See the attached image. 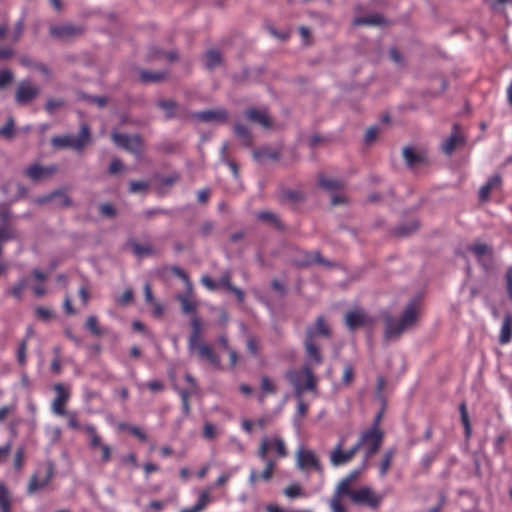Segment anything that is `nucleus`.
Masks as SVG:
<instances>
[{
    "instance_id": "1",
    "label": "nucleus",
    "mask_w": 512,
    "mask_h": 512,
    "mask_svg": "<svg viewBox=\"0 0 512 512\" xmlns=\"http://www.w3.org/2000/svg\"><path fill=\"white\" fill-rule=\"evenodd\" d=\"M420 303L418 299L409 302L399 319L387 314L384 317V338L386 341L399 338L407 329L413 327L418 319Z\"/></svg>"
},
{
    "instance_id": "2",
    "label": "nucleus",
    "mask_w": 512,
    "mask_h": 512,
    "mask_svg": "<svg viewBox=\"0 0 512 512\" xmlns=\"http://www.w3.org/2000/svg\"><path fill=\"white\" fill-rule=\"evenodd\" d=\"M285 378L293 386L294 395L299 399L304 392L317 390V379L309 364L303 365L300 369L287 370Z\"/></svg>"
},
{
    "instance_id": "3",
    "label": "nucleus",
    "mask_w": 512,
    "mask_h": 512,
    "mask_svg": "<svg viewBox=\"0 0 512 512\" xmlns=\"http://www.w3.org/2000/svg\"><path fill=\"white\" fill-rule=\"evenodd\" d=\"M385 432L375 429H364L360 432L354 446L362 453V467L365 469L369 460L379 451L384 441Z\"/></svg>"
},
{
    "instance_id": "4",
    "label": "nucleus",
    "mask_w": 512,
    "mask_h": 512,
    "mask_svg": "<svg viewBox=\"0 0 512 512\" xmlns=\"http://www.w3.org/2000/svg\"><path fill=\"white\" fill-rule=\"evenodd\" d=\"M269 454H275L278 459L287 457L288 451L282 437L274 435L271 437L265 436L261 439L257 451L258 458L261 460H276Z\"/></svg>"
},
{
    "instance_id": "5",
    "label": "nucleus",
    "mask_w": 512,
    "mask_h": 512,
    "mask_svg": "<svg viewBox=\"0 0 512 512\" xmlns=\"http://www.w3.org/2000/svg\"><path fill=\"white\" fill-rule=\"evenodd\" d=\"M91 140L90 128L87 124H82L78 136L64 135L53 137L51 143L56 148L71 147L75 150H81Z\"/></svg>"
},
{
    "instance_id": "6",
    "label": "nucleus",
    "mask_w": 512,
    "mask_h": 512,
    "mask_svg": "<svg viewBox=\"0 0 512 512\" xmlns=\"http://www.w3.org/2000/svg\"><path fill=\"white\" fill-rule=\"evenodd\" d=\"M55 468L52 462H47L40 467L31 477L27 486V493L33 494L44 489L52 480Z\"/></svg>"
},
{
    "instance_id": "7",
    "label": "nucleus",
    "mask_w": 512,
    "mask_h": 512,
    "mask_svg": "<svg viewBox=\"0 0 512 512\" xmlns=\"http://www.w3.org/2000/svg\"><path fill=\"white\" fill-rule=\"evenodd\" d=\"M383 499L384 495L376 493L368 486H363L357 489V493L354 494L352 502L357 505L367 506L373 510H377Z\"/></svg>"
},
{
    "instance_id": "8",
    "label": "nucleus",
    "mask_w": 512,
    "mask_h": 512,
    "mask_svg": "<svg viewBox=\"0 0 512 512\" xmlns=\"http://www.w3.org/2000/svg\"><path fill=\"white\" fill-rule=\"evenodd\" d=\"M344 444L345 440L343 437H341L333 450L330 452V462L335 467L350 463L358 453L354 445L348 450H343Z\"/></svg>"
},
{
    "instance_id": "9",
    "label": "nucleus",
    "mask_w": 512,
    "mask_h": 512,
    "mask_svg": "<svg viewBox=\"0 0 512 512\" xmlns=\"http://www.w3.org/2000/svg\"><path fill=\"white\" fill-rule=\"evenodd\" d=\"M85 32L83 25H74L72 23H63L52 25L49 28L50 35L58 40H69L78 37Z\"/></svg>"
},
{
    "instance_id": "10",
    "label": "nucleus",
    "mask_w": 512,
    "mask_h": 512,
    "mask_svg": "<svg viewBox=\"0 0 512 512\" xmlns=\"http://www.w3.org/2000/svg\"><path fill=\"white\" fill-rule=\"evenodd\" d=\"M112 139L115 144L131 153L140 155L143 148V142L139 135H127L123 133H113Z\"/></svg>"
},
{
    "instance_id": "11",
    "label": "nucleus",
    "mask_w": 512,
    "mask_h": 512,
    "mask_svg": "<svg viewBox=\"0 0 512 512\" xmlns=\"http://www.w3.org/2000/svg\"><path fill=\"white\" fill-rule=\"evenodd\" d=\"M53 390L56 394L51 404V410L55 415L64 416L66 414V405L70 399V391L62 383H56L53 386Z\"/></svg>"
},
{
    "instance_id": "12",
    "label": "nucleus",
    "mask_w": 512,
    "mask_h": 512,
    "mask_svg": "<svg viewBox=\"0 0 512 512\" xmlns=\"http://www.w3.org/2000/svg\"><path fill=\"white\" fill-rule=\"evenodd\" d=\"M315 337H316L315 329L307 328L304 346H305L307 359L309 361V363H308L309 365H310V363L315 364V365H320L323 361L320 349L315 342Z\"/></svg>"
},
{
    "instance_id": "13",
    "label": "nucleus",
    "mask_w": 512,
    "mask_h": 512,
    "mask_svg": "<svg viewBox=\"0 0 512 512\" xmlns=\"http://www.w3.org/2000/svg\"><path fill=\"white\" fill-rule=\"evenodd\" d=\"M39 95V88L29 80H22L16 89L15 100L19 105H26Z\"/></svg>"
},
{
    "instance_id": "14",
    "label": "nucleus",
    "mask_w": 512,
    "mask_h": 512,
    "mask_svg": "<svg viewBox=\"0 0 512 512\" xmlns=\"http://www.w3.org/2000/svg\"><path fill=\"white\" fill-rule=\"evenodd\" d=\"M265 463L263 471L259 472L256 469H251L248 477V482L251 486H256L259 482H269L273 476L277 466V460H262Z\"/></svg>"
},
{
    "instance_id": "15",
    "label": "nucleus",
    "mask_w": 512,
    "mask_h": 512,
    "mask_svg": "<svg viewBox=\"0 0 512 512\" xmlns=\"http://www.w3.org/2000/svg\"><path fill=\"white\" fill-rule=\"evenodd\" d=\"M297 465L301 470L314 469L321 471L322 467L317 455L309 449H300L297 452Z\"/></svg>"
},
{
    "instance_id": "16",
    "label": "nucleus",
    "mask_w": 512,
    "mask_h": 512,
    "mask_svg": "<svg viewBox=\"0 0 512 512\" xmlns=\"http://www.w3.org/2000/svg\"><path fill=\"white\" fill-rule=\"evenodd\" d=\"M371 323V319L362 309L350 310L345 314V324L354 331Z\"/></svg>"
},
{
    "instance_id": "17",
    "label": "nucleus",
    "mask_w": 512,
    "mask_h": 512,
    "mask_svg": "<svg viewBox=\"0 0 512 512\" xmlns=\"http://www.w3.org/2000/svg\"><path fill=\"white\" fill-rule=\"evenodd\" d=\"M196 351L197 356L201 360L207 361L210 365H212L215 368L221 367V362L219 356L216 354V352L213 350V348L204 342H199L195 345L194 350L192 352Z\"/></svg>"
},
{
    "instance_id": "18",
    "label": "nucleus",
    "mask_w": 512,
    "mask_h": 512,
    "mask_svg": "<svg viewBox=\"0 0 512 512\" xmlns=\"http://www.w3.org/2000/svg\"><path fill=\"white\" fill-rule=\"evenodd\" d=\"M459 125H453V132L447 137L441 146V150L446 155H451L459 145L465 143V137L459 131Z\"/></svg>"
},
{
    "instance_id": "19",
    "label": "nucleus",
    "mask_w": 512,
    "mask_h": 512,
    "mask_svg": "<svg viewBox=\"0 0 512 512\" xmlns=\"http://www.w3.org/2000/svg\"><path fill=\"white\" fill-rule=\"evenodd\" d=\"M192 117L198 119L201 122H205V123H209V122L224 123L228 119V112L225 109L205 110V111L193 113Z\"/></svg>"
},
{
    "instance_id": "20",
    "label": "nucleus",
    "mask_w": 512,
    "mask_h": 512,
    "mask_svg": "<svg viewBox=\"0 0 512 512\" xmlns=\"http://www.w3.org/2000/svg\"><path fill=\"white\" fill-rule=\"evenodd\" d=\"M245 116L247 120L257 123L264 128H270L271 127V119L269 115L267 114L266 110L257 109L255 107H250L246 109Z\"/></svg>"
},
{
    "instance_id": "21",
    "label": "nucleus",
    "mask_w": 512,
    "mask_h": 512,
    "mask_svg": "<svg viewBox=\"0 0 512 512\" xmlns=\"http://www.w3.org/2000/svg\"><path fill=\"white\" fill-rule=\"evenodd\" d=\"M157 106L165 111L167 120L172 118H184L186 116V111L181 109L173 100H160Z\"/></svg>"
},
{
    "instance_id": "22",
    "label": "nucleus",
    "mask_w": 512,
    "mask_h": 512,
    "mask_svg": "<svg viewBox=\"0 0 512 512\" xmlns=\"http://www.w3.org/2000/svg\"><path fill=\"white\" fill-rule=\"evenodd\" d=\"M54 202L57 207H69L71 205V199L63 190H56L48 195L37 199L39 204L47 202Z\"/></svg>"
},
{
    "instance_id": "23",
    "label": "nucleus",
    "mask_w": 512,
    "mask_h": 512,
    "mask_svg": "<svg viewBox=\"0 0 512 512\" xmlns=\"http://www.w3.org/2000/svg\"><path fill=\"white\" fill-rule=\"evenodd\" d=\"M231 279L232 275L230 271H225L217 281V287L225 288L229 292L233 293L236 296L238 302L242 303L245 299V294L240 288L234 286L231 283Z\"/></svg>"
},
{
    "instance_id": "24",
    "label": "nucleus",
    "mask_w": 512,
    "mask_h": 512,
    "mask_svg": "<svg viewBox=\"0 0 512 512\" xmlns=\"http://www.w3.org/2000/svg\"><path fill=\"white\" fill-rule=\"evenodd\" d=\"M502 184V178L500 175L496 174L490 177L487 182L480 188L479 190V200L481 202H485L490 198V193L494 189L500 188Z\"/></svg>"
},
{
    "instance_id": "25",
    "label": "nucleus",
    "mask_w": 512,
    "mask_h": 512,
    "mask_svg": "<svg viewBox=\"0 0 512 512\" xmlns=\"http://www.w3.org/2000/svg\"><path fill=\"white\" fill-rule=\"evenodd\" d=\"M55 171H56V167H54V166L43 167V166H40L38 164H34V165L29 166L25 170V175L28 178H30L31 180L37 181V180H40V179H42L44 177H47V176L51 175Z\"/></svg>"
},
{
    "instance_id": "26",
    "label": "nucleus",
    "mask_w": 512,
    "mask_h": 512,
    "mask_svg": "<svg viewBox=\"0 0 512 512\" xmlns=\"http://www.w3.org/2000/svg\"><path fill=\"white\" fill-rule=\"evenodd\" d=\"M512 340V314L510 312L505 313L502 326L499 335V343L504 345L508 344Z\"/></svg>"
},
{
    "instance_id": "27",
    "label": "nucleus",
    "mask_w": 512,
    "mask_h": 512,
    "mask_svg": "<svg viewBox=\"0 0 512 512\" xmlns=\"http://www.w3.org/2000/svg\"><path fill=\"white\" fill-rule=\"evenodd\" d=\"M397 453L396 448L391 447L384 451L381 461L379 462L378 469H379V475L381 477H384L387 475L388 471L390 470L394 457Z\"/></svg>"
},
{
    "instance_id": "28",
    "label": "nucleus",
    "mask_w": 512,
    "mask_h": 512,
    "mask_svg": "<svg viewBox=\"0 0 512 512\" xmlns=\"http://www.w3.org/2000/svg\"><path fill=\"white\" fill-rule=\"evenodd\" d=\"M191 334L188 340V348L190 351L194 350L196 344L201 342V333H202V322L201 320L194 316L191 320Z\"/></svg>"
},
{
    "instance_id": "29",
    "label": "nucleus",
    "mask_w": 512,
    "mask_h": 512,
    "mask_svg": "<svg viewBox=\"0 0 512 512\" xmlns=\"http://www.w3.org/2000/svg\"><path fill=\"white\" fill-rule=\"evenodd\" d=\"M403 157L405 159L406 164L410 168H413L416 165L425 162L424 156L419 154V153H417V152H415V150L413 148H410V147L404 148V150H403Z\"/></svg>"
},
{
    "instance_id": "30",
    "label": "nucleus",
    "mask_w": 512,
    "mask_h": 512,
    "mask_svg": "<svg viewBox=\"0 0 512 512\" xmlns=\"http://www.w3.org/2000/svg\"><path fill=\"white\" fill-rule=\"evenodd\" d=\"M468 250L474 254V256L477 258L478 262H482V257L487 255L489 257L492 256V248L491 246L482 243V242H475L471 246L468 247Z\"/></svg>"
},
{
    "instance_id": "31",
    "label": "nucleus",
    "mask_w": 512,
    "mask_h": 512,
    "mask_svg": "<svg viewBox=\"0 0 512 512\" xmlns=\"http://www.w3.org/2000/svg\"><path fill=\"white\" fill-rule=\"evenodd\" d=\"M83 430L87 433L89 436V445L92 449L100 448L102 443V438L98 434L97 429L94 425L87 424L83 426Z\"/></svg>"
},
{
    "instance_id": "32",
    "label": "nucleus",
    "mask_w": 512,
    "mask_h": 512,
    "mask_svg": "<svg viewBox=\"0 0 512 512\" xmlns=\"http://www.w3.org/2000/svg\"><path fill=\"white\" fill-rule=\"evenodd\" d=\"M211 502L210 489L202 490L194 506L186 509L188 512H201Z\"/></svg>"
},
{
    "instance_id": "33",
    "label": "nucleus",
    "mask_w": 512,
    "mask_h": 512,
    "mask_svg": "<svg viewBox=\"0 0 512 512\" xmlns=\"http://www.w3.org/2000/svg\"><path fill=\"white\" fill-rule=\"evenodd\" d=\"M28 281L25 277L20 278L11 288L6 291V294L17 299L22 300L24 290L27 288Z\"/></svg>"
},
{
    "instance_id": "34",
    "label": "nucleus",
    "mask_w": 512,
    "mask_h": 512,
    "mask_svg": "<svg viewBox=\"0 0 512 512\" xmlns=\"http://www.w3.org/2000/svg\"><path fill=\"white\" fill-rule=\"evenodd\" d=\"M437 457L438 451H431L424 454L419 461L420 473L428 474L432 464L436 461Z\"/></svg>"
},
{
    "instance_id": "35",
    "label": "nucleus",
    "mask_w": 512,
    "mask_h": 512,
    "mask_svg": "<svg viewBox=\"0 0 512 512\" xmlns=\"http://www.w3.org/2000/svg\"><path fill=\"white\" fill-rule=\"evenodd\" d=\"M118 429L121 431H127L134 437H136L139 441L145 442L147 440V434L138 426H134L125 422H121L118 424Z\"/></svg>"
},
{
    "instance_id": "36",
    "label": "nucleus",
    "mask_w": 512,
    "mask_h": 512,
    "mask_svg": "<svg viewBox=\"0 0 512 512\" xmlns=\"http://www.w3.org/2000/svg\"><path fill=\"white\" fill-rule=\"evenodd\" d=\"M253 157L257 161H264L266 159L277 160L279 153L269 147H261L253 151Z\"/></svg>"
},
{
    "instance_id": "37",
    "label": "nucleus",
    "mask_w": 512,
    "mask_h": 512,
    "mask_svg": "<svg viewBox=\"0 0 512 512\" xmlns=\"http://www.w3.org/2000/svg\"><path fill=\"white\" fill-rule=\"evenodd\" d=\"M354 25H382L384 18L379 14H372L369 16L356 17L353 21Z\"/></svg>"
},
{
    "instance_id": "38",
    "label": "nucleus",
    "mask_w": 512,
    "mask_h": 512,
    "mask_svg": "<svg viewBox=\"0 0 512 512\" xmlns=\"http://www.w3.org/2000/svg\"><path fill=\"white\" fill-rule=\"evenodd\" d=\"M234 133L235 135L241 139L242 143L245 145V146H251L252 145V136H251V133L249 131V129L243 125V124H236L234 126Z\"/></svg>"
},
{
    "instance_id": "39",
    "label": "nucleus",
    "mask_w": 512,
    "mask_h": 512,
    "mask_svg": "<svg viewBox=\"0 0 512 512\" xmlns=\"http://www.w3.org/2000/svg\"><path fill=\"white\" fill-rule=\"evenodd\" d=\"M459 411H460V416H461V422L464 427L465 438H466V440H468V439H470V437L472 435V428H471V424H470L469 415L467 412V407L464 402H462L460 404Z\"/></svg>"
},
{
    "instance_id": "40",
    "label": "nucleus",
    "mask_w": 512,
    "mask_h": 512,
    "mask_svg": "<svg viewBox=\"0 0 512 512\" xmlns=\"http://www.w3.org/2000/svg\"><path fill=\"white\" fill-rule=\"evenodd\" d=\"M204 60L206 68L213 69L216 66L220 65L222 57L218 50L211 49L206 52Z\"/></svg>"
},
{
    "instance_id": "41",
    "label": "nucleus",
    "mask_w": 512,
    "mask_h": 512,
    "mask_svg": "<svg viewBox=\"0 0 512 512\" xmlns=\"http://www.w3.org/2000/svg\"><path fill=\"white\" fill-rule=\"evenodd\" d=\"M319 186L328 191H335L343 188V182L336 179H328L323 175L319 176Z\"/></svg>"
},
{
    "instance_id": "42",
    "label": "nucleus",
    "mask_w": 512,
    "mask_h": 512,
    "mask_svg": "<svg viewBox=\"0 0 512 512\" xmlns=\"http://www.w3.org/2000/svg\"><path fill=\"white\" fill-rule=\"evenodd\" d=\"M0 508L2 512H12L11 496L3 483H0Z\"/></svg>"
},
{
    "instance_id": "43",
    "label": "nucleus",
    "mask_w": 512,
    "mask_h": 512,
    "mask_svg": "<svg viewBox=\"0 0 512 512\" xmlns=\"http://www.w3.org/2000/svg\"><path fill=\"white\" fill-rule=\"evenodd\" d=\"M351 485H352L351 483L342 479L340 481V483L338 484L337 495L335 496V498L340 499L343 496H348L351 499V501H353L354 494L357 493V489L356 490L352 489Z\"/></svg>"
},
{
    "instance_id": "44",
    "label": "nucleus",
    "mask_w": 512,
    "mask_h": 512,
    "mask_svg": "<svg viewBox=\"0 0 512 512\" xmlns=\"http://www.w3.org/2000/svg\"><path fill=\"white\" fill-rule=\"evenodd\" d=\"M281 202L296 204L304 199L303 193L296 190H285L281 194Z\"/></svg>"
},
{
    "instance_id": "45",
    "label": "nucleus",
    "mask_w": 512,
    "mask_h": 512,
    "mask_svg": "<svg viewBox=\"0 0 512 512\" xmlns=\"http://www.w3.org/2000/svg\"><path fill=\"white\" fill-rule=\"evenodd\" d=\"M129 245L132 247V251L136 256H148L154 253V249L151 245H141L134 240L129 241Z\"/></svg>"
},
{
    "instance_id": "46",
    "label": "nucleus",
    "mask_w": 512,
    "mask_h": 512,
    "mask_svg": "<svg viewBox=\"0 0 512 512\" xmlns=\"http://www.w3.org/2000/svg\"><path fill=\"white\" fill-rule=\"evenodd\" d=\"M165 72L141 71L140 79L144 83L160 82L166 78Z\"/></svg>"
},
{
    "instance_id": "47",
    "label": "nucleus",
    "mask_w": 512,
    "mask_h": 512,
    "mask_svg": "<svg viewBox=\"0 0 512 512\" xmlns=\"http://www.w3.org/2000/svg\"><path fill=\"white\" fill-rule=\"evenodd\" d=\"M309 328H314L316 331V336L330 337V328L325 322V318L323 316H319L316 319L315 325L310 326Z\"/></svg>"
},
{
    "instance_id": "48",
    "label": "nucleus",
    "mask_w": 512,
    "mask_h": 512,
    "mask_svg": "<svg viewBox=\"0 0 512 512\" xmlns=\"http://www.w3.org/2000/svg\"><path fill=\"white\" fill-rule=\"evenodd\" d=\"M300 265H312V264H326L324 259L321 257L320 253L315 252H305L304 259L299 261Z\"/></svg>"
},
{
    "instance_id": "49",
    "label": "nucleus",
    "mask_w": 512,
    "mask_h": 512,
    "mask_svg": "<svg viewBox=\"0 0 512 512\" xmlns=\"http://www.w3.org/2000/svg\"><path fill=\"white\" fill-rule=\"evenodd\" d=\"M257 218L258 220L260 221H264V222H269L271 223L272 225H274L276 228L278 229H281L282 228V223L281 221L278 219L277 215H275L274 213L272 212H269V211H262V212H259L257 214Z\"/></svg>"
},
{
    "instance_id": "50",
    "label": "nucleus",
    "mask_w": 512,
    "mask_h": 512,
    "mask_svg": "<svg viewBox=\"0 0 512 512\" xmlns=\"http://www.w3.org/2000/svg\"><path fill=\"white\" fill-rule=\"evenodd\" d=\"M85 328L95 336H101L103 334V330L98 324V319L94 315H91L87 318Z\"/></svg>"
},
{
    "instance_id": "51",
    "label": "nucleus",
    "mask_w": 512,
    "mask_h": 512,
    "mask_svg": "<svg viewBox=\"0 0 512 512\" xmlns=\"http://www.w3.org/2000/svg\"><path fill=\"white\" fill-rule=\"evenodd\" d=\"M35 317L41 321H50L54 318L53 310L47 307L38 306L34 310Z\"/></svg>"
},
{
    "instance_id": "52",
    "label": "nucleus",
    "mask_w": 512,
    "mask_h": 512,
    "mask_svg": "<svg viewBox=\"0 0 512 512\" xmlns=\"http://www.w3.org/2000/svg\"><path fill=\"white\" fill-rule=\"evenodd\" d=\"M177 299L180 301L182 311L186 314L194 313L196 311V304L190 300L186 295H179Z\"/></svg>"
},
{
    "instance_id": "53",
    "label": "nucleus",
    "mask_w": 512,
    "mask_h": 512,
    "mask_svg": "<svg viewBox=\"0 0 512 512\" xmlns=\"http://www.w3.org/2000/svg\"><path fill=\"white\" fill-rule=\"evenodd\" d=\"M261 390L264 395L275 394L277 388L268 376L261 377Z\"/></svg>"
},
{
    "instance_id": "54",
    "label": "nucleus",
    "mask_w": 512,
    "mask_h": 512,
    "mask_svg": "<svg viewBox=\"0 0 512 512\" xmlns=\"http://www.w3.org/2000/svg\"><path fill=\"white\" fill-rule=\"evenodd\" d=\"M26 354H27V343L26 340H21L18 344V349L16 352V359L20 366L26 365Z\"/></svg>"
},
{
    "instance_id": "55",
    "label": "nucleus",
    "mask_w": 512,
    "mask_h": 512,
    "mask_svg": "<svg viewBox=\"0 0 512 512\" xmlns=\"http://www.w3.org/2000/svg\"><path fill=\"white\" fill-rule=\"evenodd\" d=\"M14 120L9 118L4 126L0 127V137L10 139L14 135Z\"/></svg>"
},
{
    "instance_id": "56",
    "label": "nucleus",
    "mask_w": 512,
    "mask_h": 512,
    "mask_svg": "<svg viewBox=\"0 0 512 512\" xmlns=\"http://www.w3.org/2000/svg\"><path fill=\"white\" fill-rule=\"evenodd\" d=\"M24 27H25V17L23 16L15 23L14 30L12 33V41L13 42L16 43L20 40V38L22 37L23 32H24Z\"/></svg>"
},
{
    "instance_id": "57",
    "label": "nucleus",
    "mask_w": 512,
    "mask_h": 512,
    "mask_svg": "<svg viewBox=\"0 0 512 512\" xmlns=\"http://www.w3.org/2000/svg\"><path fill=\"white\" fill-rule=\"evenodd\" d=\"M283 493L285 496H287L288 498H291V499L297 498V497H300L303 495L302 488L297 483L287 486L284 489Z\"/></svg>"
},
{
    "instance_id": "58",
    "label": "nucleus",
    "mask_w": 512,
    "mask_h": 512,
    "mask_svg": "<svg viewBox=\"0 0 512 512\" xmlns=\"http://www.w3.org/2000/svg\"><path fill=\"white\" fill-rule=\"evenodd\" d=\"M64 416L67 418V425L69 428L74 430L83 429V427H81L79 423L78 415L76 412L66 411V414H64Z\"/></svg>"
},
{
    "instance_id": "59",
    "label": "nucleus",
    "mask_w": 512,
    "mask_h": 512,
    "mask_svg": "<svg viewBox=\"0 0 512 512\" xmlns=\"http://www.w3.org/2000/svg\"><path fill=\"white\" fill-rule=\"evenodd\" d=\"M25 450L23 447H18L13 458V466L16 471H20L24 464Z\"/></svg>"
},
{
    "instance_id": "60",
    "label": "nucleus",
    "mask_w": 512,
    "mask_h": 512,
    "mask_svg": "<svg viewBox=\"0 0 512 512\" xmlns=\"http://www.w3.org/2000/svg\"><path fill=\"white\" fill-rule=\"evenodd\" d=\"M14 75L9 69L0 70V89L6 88L12 83Z\"/></svg>"
},
{
    "instance_id": "61",
    "label": "nucleus",
    "mask_w": 512,
    "mask_h": 512,
    "mask_svg": "<svg viewBox=\"0 0 512 512\" xmlns=\"http://www.w3.org/2000/svg\"><path fill=\"white\" fill-rule=\"evenodd\" d=\"M354 380V368L351 364H346L343 370L342 383L345 386L351 385Z\"/></svg>"
},
{
    "instance_id": "62",
    "label": "nucleus",
    "mask_w": 512,
    "mask_h": 512,
    "mask_svg": "<svg viewBox=\"0 0 512 512\" xmlns=\"http://www.w3.org/2000/svg\"><path fill=\"white\" fill-rule=\"evenodd\" d=\"M203 438L207 440H213L217 436V430L216 427L210 423L206 422L203 426V432H202Z\"/></svg>"
},
{
    "instance_id": "63",
    "label": "nucleus",
    "mask_w": 512,
    "mask_h": 512,
    "mask_svg": "<svg viewBox=\"0 0 512 512\" xmlns=\"http://www.w3.org/2000/svg\"><path fill=\"white\" fill-rule=\"evenodd\" d=\"M63 105L64 101L62 99L50 98L45 104V110L47 113L52 114L56 109L61 108Z\"/></svg>"
},
{
    "instance_id": "64",
    "label": "nucleus",
    "mask_w": 512,
    "mask_h": 512,
    "mask_svg": "<svg viewBox=\"0 0 512 512\" xmlns=\"http://www.w3.org/2000/svg\"><path fill=\"white\" fill-rule=\"evenodd\" d=\"M171 271L173 272L174 275H176L177 277H179L180 279H182L185 282L187 289L189 291L192 289V283L190 282V279H189L187 273L183 269H181L178 266H173L171 268Z\"/></svg>"
}]
</instances>
